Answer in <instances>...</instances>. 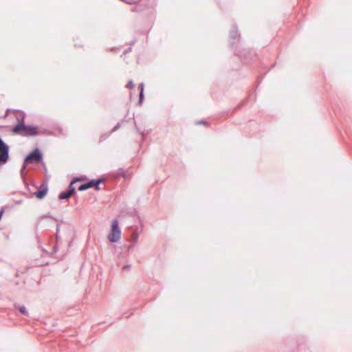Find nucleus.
Listing matches in <instances>:
<instances>
[{"label": "nucleus", "mask_w": 352, "mask_h": 352, "mask_svg": "<svg viewBox=\"0 0 352 352\" xmlns=\"http://www.w3.org/2000/svg\"><path fill=\"white\" fill-rule=\"evenodd\" d=\"M19 311L21 314H24V315H28V312H27L26 309H25V307L24 306H22V307H19Z\"/></svg>", "instance_id": "8"}, {"label": "nucleus", "mask_w": 352, "mask_h": 352, "mask_svg": "<svg viewBox=\"0 0 352 352\" xmlns=\"http://www.w3.org/2000/svg\"><path fill=\"white\" fill-rule=\"evenodd\" d=\"M121 237V231L118 227V221L114 219L112 221L111 232L108 236V239L111 242H117Z\"/></svg>", "instance_id": "2"}, {"label": "nucleus", "mask_w": 352, "mask_h": 352, "mask_svg": "<svg viewBox=\"0 0 352 352\" xmlns=\"http://www.w3.org/2000/svg\"><path fill=\"white\" fill-rule=\"evenodd\" d=\"M12 131L15 135L34 136L38 134L39 130L36 126L25 125L23 122H20L13 127Z\"/></svg>", "instance_id": "1"}, {"label": "nucleus", "mask_w": 352, "mask_h": 352, "mask_svg": "<svg viewBox=\"0 0 352 352\" xmlns=\"http://www.w3.org/2000/svg\"><path fill=\"white\" fill-rule=\"evenodd\" d=\"M132 237H133V239L134 240H136V239H137V238H138V234H137L135 232H134V233H133V234H132Z\"/></svg>", "instance_id": "10"}, {"label": "nucleus", "mask_w": 352, "mask_h": 352, "mask_svg": "<svg viewBox=\"0 0 352 352\" xmlns=\"http://www.w3.org/2000/svg\"><path fill=\"white\" fill-rule=\"evenodd\" d=\"M76 182V180H73L70 184L69 190L66 192H63L59 195L60 199H65L69 198L74 192L75 188L73 187V184Z\"/></svg>", "instance_id": "5"}, {"label": "nucleus", "mask_w": 352, "mask_h": 352, "mask_svg": "<svg viewBox=\"0 0 352 352\" xmlns=\"http://www.w3.org/2000/svg\"><path fill=\"white\" fill-rule=\"evenodd\" d=\"M140 87H141V92H140V99H141V98H142V97L143 85H140Z\"/></svg>", "instance_id": "11"}, {"label": "nucleus", "mask_w": 352, "mask_h": 352, "mask_svg": "<svg viewBox=\"0 0 352 352\" xmlns=\"http://www.w3.org/2000/svg\"><path fill=\"white\" fill-rule=\"evenodd\" d=\"M100 183V180H98L97 182L90 181L87 184L80 186L78 190L82 191L92 187H96V189H98V185Z\"/></svg>", "instance_id": "7"}, {"label": "nucleus", "mask_w": 352, "mask_h": 352, "mask_svg": "<svg viewBox=\"0 0 352 352\" xmlns=\"http://www.w3.org/2000/svg\"><path fill=\"white\" fill-rule=\"evenodd\" d=\"M9 158V147L0 138V164H5Z\"/></svg>", "instance_id": "3"}, {"label": "nucleus", "mask_w": 352, "mask_h": 352, "mask_svg": "<svg viewBox=\"0 0 352 352\" xmlns=\"http://www.w3.org/2000/svg\"><path fill=\"white\" fill-rule=\"evenodd\" d=\"M134 85L133 83V82L131 80H130L126 85V87L128 88V89H131L132 87H133Z\"/></svg>", "instance_id": "9"}, {"label": "nucleus", "mask_w": 352, "mask_h": 352, "mask_svg": "<svg viewBox=\"0 0 352 352\" xmlns=\"http://www.w3.org/2000/svg\"><path fill=\"white\" fill-rule=\"evenodd\" d=\"M48 191V188L46 184H42L39 190L35 192V196L38 199H43L45 195H47Z\"/></svg>", "instance_id": "6"}, {"label": "nucleus", "mask_w": 352, "mask_h": 352, "mask_svg": "<svg viewBox=\"0 0 352 352\" xmlns=\"http://www.w3.org/2000/svg\"><path fill=\"white\" fill-rule=\"evenodd\" d=\"M41 161L42 155L38 149H36L25 157V164L40 163Z\"/></svg>", "instance_id": "4"}]
</instances>
